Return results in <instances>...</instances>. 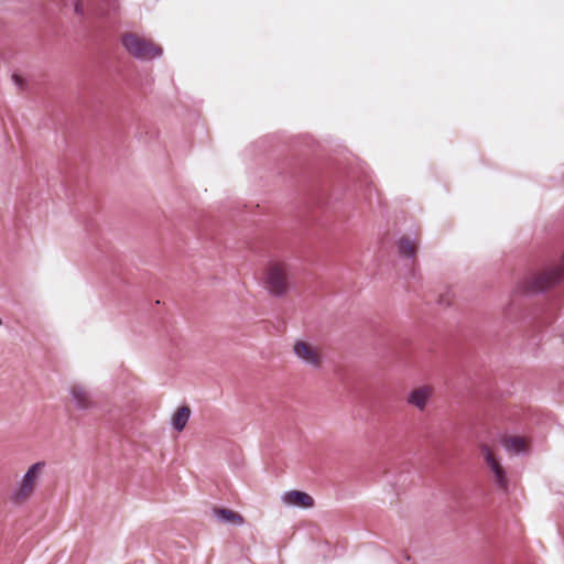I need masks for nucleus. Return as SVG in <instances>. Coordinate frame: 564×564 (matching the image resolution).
I'll use <instances>...</instances> for the list:
<instances>
[{
  "instance_id": "1a4fd4ad",
  "label": "nucleus",
  "mask_w": 564,
  "mask_h": 564,
  "mask_svg": "<svg viewBox=\"0 0 564 564\" xmlns=\"http://www.w3.org/2000/svg\"><path fill=\"white\" fill-rule=\"evenodd\" d=\"M284 503L289 506H295L301 508H312L314 506V499L312 496L300 490H290L282 496Z\"/></svg>"
},
{
  "instance_id": "423d86ee",
  "label": "nucleus",
  "mask_w": 564,
  "mask_h": 564,
  "mask_svg": "<svg viewBox=\"0 0 564 564\" xmlns=\"http://www.w3.org/2000/svg\"><path fill=\"white\" fill-rule=\"evenodd\" d=\"M481 455L494 475L496 486L501 490H507L509 481L506 475V470L497 458L495 452L488 444L480 445Z\"/></svg>"
},
{
  "instance_id": "6e6552de",
  "label": "nucleus",
  "mask_w": 564,
  "mask_h": 564,
  "mask_svg": "<svg viewBox=\"0 0 564 564\" xmlns=\"http://www.w3.org/2000/svg\"><path fill=\"white\" fill-rule=\"evenodd\" d=\"M69 392L76 409L80 411H89L95 408L96 403L85 387L73 384L69 389Z\"/></svg>"
},
{
  "instance_id": "f257e3e1",
  "label": "nucleus",
  "mask_w": 564,
  "mask_h": 564,
  "mask_svg": "<svg viewBox=\"0 0 564 564\" xmlns=\"http://www.w3.org/2000/svg\"><path fill=\"white\" fill-rule=\"evenodd\" d=\"M291 265L284 260H271L263 271L264 289L273 296L282 297L291 289Z\"/></svg>"
},
{
  "instance_id": "4468645a",
  "label": "nucleus",
  "mask_w": 564,
  "mask_h": 564,
  "mask_svg": "<svg viewBox=\"0 0 564 564\" xmlns=\"http://www.w3.org/2000/svg\"><path fill=\"white\" fill-rule=\"evenodd\" d=\"M64 6L74 7L76 13L82 14L84 12L80 0H63Z\"/></svg>"
},
{
  "instance_id": "9b49d317",
  "label": "nucleus",
  "mask_w": 564,
  "mask_h": 564,
  "mask_svg": "<svg viewBox=\"0 0 564 564\" xmlns=\"http://www.w3.org/2000/svg\"><path fill=\"white\" fill-rule=\"evenodd\" d=\"M501 444L509 453L518 454L528 449V441L521 436H503Z\"/></svg>"
},
{
  "instance_id": "f03ea898",
  "label": "nucleus",
  "mask_w": 564,
  "mask_h": 564,
  "mask_svg": "<svg viewBox=\"0 0 564 564\" xmlns=\"http://www.w3.org/2000/svg\"><path fill=\"white\" fill-rule=\"evenodd\" d=\"M121 42L124 48L137 58L151 59L162 53V48L158 44L138 33L123 34Z\"/></svg>"
},
{
  "instance_id": "20e7f679",
  "label": "nucleus",
  "mask_w": 564,
  "mask_h": 564,
  "mask_svg": "<svg viewBox=\"0 0 564 564\" xmlns=\"http://www.w3.org/2000/svg\"><path fill=\"white\" fill-rule=\"evenodd\" d=\"M293 352L299 360L314 369H319L323 366L324 351L319 345L297 339L293 344Z\"/></svg>"
},
{
  "instance_id": "f8f14e48",
  "label": "nucleus",
  "mask_w": 564,
  "mask_h": 564,
  "mask_svg": "<svg viewBox=\"0 0 564 564\" xmlns=\"http://www.w3.org/2000/svg\"><path fill=\"white\" fill-rule=\"evenodd\" d=\"M189 415L191 409L188 406L183 405L178 408L172 419L174 429L177 431H182L186 426Z\"/></svg>"
},
{
  "instance_id": "9d476101",
  "label": "nucleus",
  "mask_w": 564,
  "mask_h": 564,
  "mask_svg": "<svg viewBox=\"0 0 564 564\" xmlns=\"http://www.w3.org/2000/svg\"><path fill=\"white\" fill-rule=\"evenodd\" d=\"M213 512L214 516L221 522L235 525H241L245 522V519L240 513L228 508H214Z\"/></svg>"
},
{
  "instance_id": "39448f33",
  "label": "nucleus",
  "mask_w": 564,
  "mask_h": 564,
  "mask_svg": "<svg viewBox=\"0 0 564 564\" xmlns=\"http://www.w3.org/2000/svg\"><path fill=\"white\" fill-rule=\"evenodd\" d=\"M564 279V260L558 264L551 265L542 272L533 275L528 282V290L543 291L550 289Z\"/></svg>"
},
{
  "instance_id": "0eeeda50",
  "label": "nucleus",
  "mask_w": 564,
  "mask_h": 564,
  "mask_svg": "<svg viewBox=\"0 0 564 564\" xmlns=\"http://www.w3.org/2000/svg\"><path fill=\"white\" fill-rule=\"evenodd\" d=\"M434 388L431 384H421L414 387L406 395V403L417 409L420 412L426 410L432 397Z\"/></svg>"
},
{
  "instance_id": "ddd939ff",
  "label": "nucleus",
  "mask_w": 564,
  "mask_h": 564,
  "mask_svg": "<svg viewBox=\"0 0 564 564\" xmlns=\"http://www.w3.org/2000/svg\"><path fill=\"white\" fill-rule=\"evenodd\" d=\"M399 252L405 257H413L417 249V243L409 238H401L398 243Z\"/></svg>"
},
{
  "instance_id": "7ed1b4c3",
  "label": "nucleus",
  "mask_w": 564,
  "mask_h": 564,
  "mask_svg": "<svg viewBox=\"0 0 564 564\" xmlns=\"http://www.w3.org/2000/svg\"><path fill=\"white\" fill-rule=\"evenodd\" d=\"M44 468L43 462H37L30 466L23 476L21 482L18 488L11 496V500L14 503H23L29 500L35 491L36 485L41 477L42 470Z\"/></svg>"
},
{
  "instance_id": "2eb2a0df",
  "label": "nucleus",
  "mask_w": 564,
  "mask_h": 564,
  "mask_svg": "<svg viewBox=\"0 0 564 564\" xmlns=\"http://www.w3.org/2000/svg\"><path fill=\"white\" fill-rule=\"evenodd\" d=\"M13 80H14V82H15V84H17V85H19V86H22V84H23V78H22L20 75L14 74V75H13Z\"/></svg>"
}]
</instances>
